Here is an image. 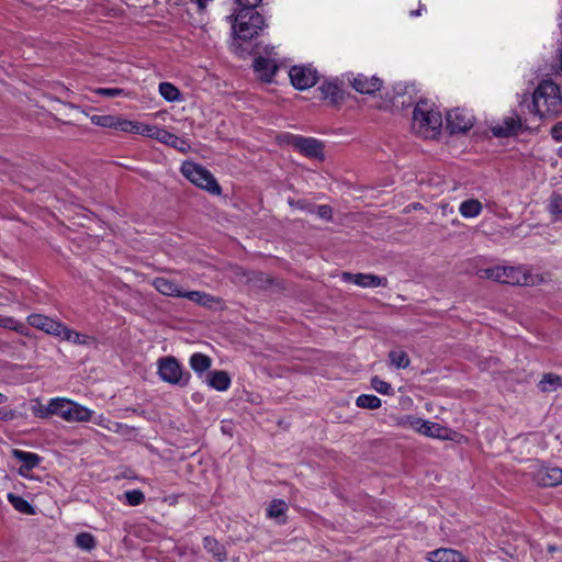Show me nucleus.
I'll list each match as a JSON object with an SVG mask.
<instances>
[{"label": "nucleus", "instance_id": "nucleus-1", "mask_svg": "<svg viewBox=\"0 0 562 562\" xmlns=\"http://www.w3.org/2000/svg\"><path fill=\"white\" fill-rule=\"evenodd\" d=\"M532 109L540 117L560 115L562 113L560 87L552 80H542L532 94Z\"/></svg>", "mask_w": 562, "mask_h": 562}, {"label": "nucleus", "instance_id": "nucleus-2", "mask_svg": "<svg viewBox=\"0 0 562 562\" xmlns=\"http://www.w3.org/2000/svg\"><path fill=\"white\" fill-rule=\"evenodd\" d=\"M442 125V117L438 111L424 101L416 104L413 112L412 130L424 138H434Z\"/></svg>", "mask_w": 562, "mask_h": 562}, {"label": "nucleus", "instance_id": "nucleus-3", "mask_svg": "<svg viewBox=\"0 0 562 562\" xmlns=\"http://www.w3.org/2000/svg\"><path fill=\"white\" fill-rule=\"evenodd\" d=\"M279 52L274 46L265 45L258 47L252 60V69L256 77L266 83L273 81L278 69L282 66Z\"/></svg>", "mask_w": 562, "mask_h": 562}, {"label": "nucleus", "instance_id": "nucleus-4", "mask_svg": "<svg viewBox=\"0 0 562 562\" xmlns=\"http://www.w3.org/2000/svg\"><path fill=\"white\" fill-rule=\"evenodd\" d=\"M256 8H240L236 14L231 16L234 35L246 33V35H258L266 27V21L261 14L255 11Z\"/></svg>", "mask_w": 562, "mask_h": 562}, {"label": "nucleus", "instance_id": "nucleus-5", "mask_svg": "<svg viewBox=\"0 0 562 562\" xmlns=\"http://www.w3.org/2000/svg\"><path fill=\"white\" fill-rule=\"evenodd\" d=\"M181 173L194 186L214 195L221 194V187L214 176L203 166L192 161H184L181 166Z\"/></svg>", "mask_w": 562, "mask_h": 562}, {"label": "nucleus", "instance_id": "nucleus-6", "mask_svg": "<svg viewBox=\"0 0 562 562\" xmlns=\"http://www.w3.org/2000/svg\"><path fill=\"white\" fill-rule=\"evenodd\" d=\"M397 424L407 427L416 432L435 439L449 440L451 431L438 423L426 420L413 415H406L398 419Z\"/></svg>", "mask_w": 562, "mask_h": 562}, {"label": "nucleus", "instance_id": "nucleus-7", "mask_svg": "<svg viewBox=\"0 0 562 562\" xmlns=\"http://www.w3.org/2000/svg\"><path fill=\"white\" fill-rule=\"evenodd\" d=\"M55 415L67 423L90 422L93 411L67 397H56Z\"/></svg>", "mask_w": 562, "mask_h": 562}, {"label": "nucleus", "instance_id": "nucleus-8", "mask_svg": "<svg viewBox=\"0 0 562 562\" xmlns=\"http://www.w3.org/2000/svg\"><path fill=\"white\" fill-rule=\"evenodd\" d=\"M498 282L510 285L535 286L543 281L542 277L532 274L524 267L498 266Z\"/></svg>", "mask_w": 562, "mask_h": 562}, {"label": "nucleus", "instance_id": "nucleus-9", "mask_svg": "<svg viewBox=\"0 0 562 562\" xmlns=\"http://www.w3.org/2000/svg\"><path fill=\"white\" fill-rule=\"evenodd\" d=\"M158 374L164 382L172 385H186L190 379L189 372H183L175 357H164L158 360Z\"/></svg>", "mask_w": 562, "mask_h": 562}, {"label": "nucleus", "instance_id": "nucleus-10", "mask_svg": "<svg viewBox=\"0 0 562 562\" xmlns=\"http://www.w3.org/2000/svg\"><path fill=\"white\" fill-rule=\"evenodd\" d=\"M293 87L297 90H306L318 81V72L311 66H293L289 71Z\"/></svg>", "mask_w": 562, "mask_h": 562}, {"label": "nucleus", "instance_id": "nucleus-11", "mask_svg": "<svg viewBox=\"0 0 562 562\" xmlns=\"http://www.w3.org/2000/svg\"><path fill=\"white\" fill-rule=\"evenodd\" d=\"M290 144L306 157L324 159V145L316 138L295 135L291 137Z\"/></svg>", "mask_w": 562, "mask_h": 562}, {"label": "nucleus", "instance_id": "nucleus-12", "mask_svg": "<svg viewBox=\"0 0 562 562\" xmlns=\"http://www.w3.org/2000/svg\"><path fill=\"white\" fill-rule=\"evenodd\" d=\"M473 115L464 109H454L447 113V126L451 133H464L473 126Z\"/></svg>", "mask_w": 562, "mask_h": 562}, {"label": "nucleus", "instance_id": "nucleus-13", "mask_svg": "<svg viewBox=\"0 0 562 562\" xmlns=\"http://www.w3.org/2000/svg\"><path fill=\"white\" fill-rule=\"evenodd\" d=\"M346 77L351 87L359 93L372 94L382 87V80L376 76L348 74Z\"/></svg>", "mask_w": 562, "mask_h": 562}, {"label": "nucleus", "instance_id": "nucleus-14", "mask_svg": "<svg viewBox=\"0 0 562 562\" xmlns=\"http://www.w3.org/2000/svg\"><path fill=\"white\" fill-rule=\"evenodd\" d=\"M533 481L541 486H555L562 483V469L539 465L531 472Z\"/></svg>", "mask_w": 562, "mask_h": 562}, {"label": "nucleus", "instance_id": "nucleus-15", "mask_svg": "<svg viewBox=\"0 0 562 562\" xmlns=\"http://www.w3.org/2000/svg\"><path fill=\"white\" fill-rule=\"evenodd\" d=\"M256 38L257 37H232L229 48L240 58H246L248 56H252L255 58L257 48L265 46L257 43L255 41Z\"/></svg>", "mask_w": 562, "mask_h": 562}, {"label": "nucleus", "instance_id": "nucleus-16", "mask_svg": "<svg viewBox=\"0 0 562 562\" xmlns=\"http://www.w3.org/2000/svg\"><path fill=\"white\" fill-rule=\"evenodd\" d=\"M342 280L351 282L361 288L386 286L387 279L371 273H350L344 272Z\"/></svg>", "mask_w": 562, "mask_h": 562}, {"label": "nucleus", "instance_id": "nucleus-17", "mask_svg": "<svg viewBox=\"0 0 562 562\" xmlns=\"http://www.w3.org/2000/svg\"><path fill=\"white\" fill-rule=\"evenodd\" d=\"M521 128V121L518 115H510L503 119L502 122L492 126V133L496 137H509L516 135Z\"/></svg>", "mask_w": 562, "mask_h": 562}, {"label": "nucleus", "instance_id": "nucleus-18", "mask_svg": "<svg viewBox=\"0 0 562 562\" xmlns=\"http://www.w3.org/2000/svg\"><path fill=\"white\" fill-rule=\"evenodd\" d=\"M29 324L37 329H41L49 335L57 336L60 334V330H63L61 323L49 318L42 314H32L27 317Z\"/></svg>", "mask_w": 562, "mask_h": 562}, {"label": "nucleus", "instance_id": "nucleus-19", "mask_svg": "<svg viewBox=\"0 0 562 562\" xmlns=\"http://www.w3.org/2000/svg\"><path fill=\"white\" fill-rule=\"evenodd\" d=\"M428 562H470L460 551L451 548H439L426 554Z\"/></svg>", "mask_w": 562, "mask_h": 562}, {"label": "nucleus", "instance_id": "nucleus-20", "mask_svg": "<svg viewBox=\"0 0 562 562\" xmlns=\"http://www.w3.org/2000/svg\"><path fill=\"white\" fill-rule=\"evenodd\" d=\"M12 456L23 463L22 467L19 469V474L22 476H27V473L34 468L38 467L42 460V458L38 454L34 452L23 451L20 449H13Z\"/></svg>", "mask_w": 562, "mask_h": 562}, {"label": "nucleus", "instance_id": "nucleus-21", "mask_svg": "<svg viewBox=\"0 0 562 562\" xmlns=\"http://www.w3.org/2000/svg\"><path fill=\"white\" fill-rule=\"evenodd\" d=\"M150 284L162 295L182 297L184 293L176 281L164 277L153 279Z\"/></svg>", "mask_w": 562, "mask_h": 562}, {"label": "nucleus", "instance_id": "nucleus-22", "mask_svg": "<svg viewBox=\"0 0 562 562\" xmlns=\"http://www.w3.org/2000/svg\"><path fill=\"white\" fill-rule=\"evenodd\" d=\"M157 140L162 144L169 145L181 153H187L191 149L190 144L186 139L180 138L177 135L164 128H161L160 133H158Z\"/></svg>", "mask_w": 562, "mask_h": 562}, {"label": "nucleus", "instance_id": "nucleus-23", "mask_svg": "<svg viewBox=\"0 0 562 562\" xmlns=\"http://www.w3.org/2000/svg\"><path fill=\"white\" fill-rule=\"evenodd\" d=\"M203 547L205 551L211 554L218 562H225L227 560V551L224 544L220 543L213 537H204Z\"/></svg>", "mask_w": 562, "mask_h": 562}, {"label": "nucleus", "instance_id": "nucleus-24", "mask_svg": "<svg viewBox=\"0 0 562 562\" xmlns=\"http://www.w3.org/2000/svg\"><path fill=\"white\" fill-rule=\"evenodd\" d=\"M182 297H186L201 306L210 308L221 303L220 299L201 291H184Z\"/></svg>", "mask_w": 562, "mask_h": 562}, {"label": "nucleus", "instance_id": "nucleus-25", "mask_svg": "<svg viewBox=\"0 0 562 562\" xmlns=\"http://www.w3.org/2000/svg\"><path fill=\"white\" fill-rule=\"evenodd\" d=\"M56 407V397L50 398L47 405L42 404L38 398L33 400V405L31 407L34 416L46 419L55 415Z\"/></svg>", "mask_w": 562, "mask_h": 562}, {"label": "nucleus", "instance_id": "nucleus-26", "mask_svg": "<svg viewBox=\"0 0 562 562\" xmlns=\"http://www.w3.org/2000/svg\"><path fill=\"white\" fill-rule=\"evenodd\" d=\"M207 383L217 391H226L231 385V378L225 371H213L207 376Z\"/></svg>", "mask_w": 562, "mask_h": 562}, {"label": "nucleus", "instance_id": "nucleus-27", "mask_svg": "<svg viewBox=\"0 0 562 562\" xmlns=\"http://www.w3.org/2000/svg\"><path fill=\"white\" fill-rule=\"evenodd\" d=\"M322 95L325 100H328L330 104H337L344 100L342 90L333 82L324 83L319 88Z\"/></svg>", "mask_w": 562, "mask_h": 562}, {"label": "nucleus", "instance_id": "nucleus-28", "mask_svg": "<svg viewBox=\"0 0 562 562\" xmlns=\"http://www.w3.org/2000/svg\"><path fill=\"white\" fill-rule=\"evenodd\" d=\"M483 210L482 203L476 199L463 201L459 206V212L464 218H473L481 214Z\"/></svg>", "mask_w": 562, "mask_h": 562}, {"label": "nucleus", "instance_id": "nucleus-29", "mask_svg": "<svg viewBox=\"0 0 562 562\" xmlns=\"http://www.w3.org/2000/svg\"><path fill=\"white\" fill-rule=\"evenodd\" d=\"M189 364L195 373L202 374L211 368L212 359L204 353L195 352L190 357Z\"/></svg>", "mask_w": 562, "mask_h": 562}, {"label": "nucleus", "instance_id": "nucleus-30", "mask_svg": "<svg viewBox=\"0 0 562 562\" xmlns=\"http://www.w3.org/2000/svg\"><path fill=\"white\" fill-rule=\"evenodd\" d=\"M58 337L76 345H87L92 339L87 335L80 334L66 327L65 325H63V330H60Z\"/></svg>", "mask_w": 562, "mask_h": 562}, {"label": "nucleus", "instance_id": "nucleus-31", "mask_svg": "<svg viewBox=\"0 0 562 562\" xmlns=\"http://www.w3.org/2000/svg\"><path fill=\"white\" fill-rule=\"evenodd\" d=\"M562 386V378L554 373H546L539 381L538 387L542 392H553Z\"/></svg>", "mask_w": 562, "mask_h": 562}, {"label": "nucleus", "instance_id": "nucleus-32", "mask_svg": "<svg viewBox=\"0 0 562 562\" xmlns=\"http://www.w3.org/2000/svg\"><path fill=\"white\" fill-rule=\"evenodd\" d=\"M547 209L553 221H562V194L553 193L549 199Z\"/></svg>", "mask_w": 562, "mask_h": 562}, {"label": "nucleus", "instance_id": "nucleus-33", "mask_svg": "<svg viewBox=\"0 0 562 562\" xmlns=\"http://www.w3.org/2000/svg\"><path fill=\"white\" fill-rule=\"evenodd\" d=\"M8 501L18 512L26 515H33L34 508L33 506L25 501L22 496L15 495L13 493L8 494Z\"/></svg>", "mask_w": 562, "mask_h": 562}, {"label": "nucleus", "instance_id": "nucleus-34", "mask_svg": "<svg viewBox=\"0 0 562 562\" xmlns=\"http://www.w3.org/2000/svg\"><path fill=\"white\" fill-rule=\"evenodd\" d=\"M356 404L361 408L375 409L381 406V400L372 394H362L357 397Z\"/></svg>", "mask_w": 562, "mask_h": 562}, {"label": "nucleus", "instance_id": "nucleus-35", "mask_svg": "<svg viewBox=\"0 0 562 562\" xmlns=\"http://www.w3.org/2000/svg\"><path fill=\"white\" fill-rule=\"evenodd\" d=\"M288 505L282 499H273L267 508V514L270 518L280 519L284 516Z\"/></svg>", "mask_w": 562, "mask_h": 562}, {"label": "nucleus", "instance_id": "nucleus-36", "mask_svg": "<svg viewBox=\"0 0 562 562\" xmlns=\"http://www.w3.org/2000/svg\"><path fill=\"white\" fill-rule=\"evenodd\" d=\"M159 92L169 102L177 101L180 97L179 90L170 82H161L159 85Z\"/></svg>", "mask_w": 562, "mask_h": 562}, {"label": "nucleus", "instance_id": "nucleus-37", "mask_svg": "<svg viewBox=\"0 0 562 562\" xmlns=\"http://www.w3.org/2000/svg\"><path fill=\"white\" fill-rule=\"evenodd\" d=\"M389 358H390L391 363L398 369L407 368L409 364V359L405 351H401V350L391 351L389 353Z\"/></svg>", "mask_w": 562, "mask_h": 562}, {"label": "nucleus", "instance_id": "nucleus-38", "mask_svg": "<svg viewBox=\"0 0 562 562\" xmlns=\"http://www.w3.org/2000/svg\"><path fill=\"white\" fill-rule=\"evenodd\" d=\"M76 546L82 550L90 551L95 547V539L89 532H81L76 536Z\"/></svg>", "mask_w": 562, "mask_h": 562}, {"label": "nucleus", "instance_id": "nucleus-39", "mask_svg": "<svg viewBox=\"0 0 562 562\" xmlns=\"http://www.w3.org/2000/svg\"><path fill=\"white\" fill-rule=\"evenodd\" d=\"M117 119L113 115H93L91 116V122L98 126L116 130Z\"/></svg>", "mask_w": 562, "mask_h": 562}, {"label": "nucleus", "instance_id": "nucleus-40", "mask_svg": "<svg viewBox=\"0 0 562 562\" xmlns=\"http://www.w3.org/2000/svg\"><path fill=\"white\" fill-rule=\"evenodd\" d=\"M90 422H93L95 425L114 432H117L119 429L122 427V425L109 420L104 415L95 416L93 414L92 419Z\"/></svg>", "mask_w": 562, "mask_h": 562}, {"label": "nucleus", "instance_id": "nucleus-41", "mask_svg": "<svg viewBox=\"0 0 562 562\" xmlns=\"http://www.w3.org/2000/svg\"><path fill=\"white\" fill-rule=\"evenodd\" d=\"M124 497L130 506H138L145 501V495L139 490L127 491Z\"/></svg>", "mask_w": 562, "mask_h": 562}, {"label": "nucleus", "instance_id": "nucleus-42", "mask_svg": "<svg viewBox=\"0 0 562 562\" xmlns=\"http://www.w3.org/2000/svg\"><path fill=\"white\" fill-rule=\"evenodd\" d=\"M139 122L117 119L116 130L124 133L137 134Z\"/></svg>", "mask_w": 562, "mask_h": 562}, {"label": "nucleus", "instance_id": "nucleus-43", "mask_svg": "<svg viewBox=\"0 0 562 562\" xmlns=\"http://www.w3.org/2000/svg\"><path fill=\"white\" fill-rule=\"evenodd\" d=\"M160 131L161 128L155 125L144 124L139 122L137 135H144L157 140L158 133H160Z\"/></svg>", "mask_w": 562, "mask_h": 562}, {"label": "nucleus", "instance_id": "nucleus-44", "mask_svg": "<svg viewBox=\"0 0 562 562\" xmlns=\"http://www.w3.org/2000/svg\"><path fill=\"white\" fill-rule=\"evenodd\" d=\"M371 386L381 394L389 395L393 391L391 384L381 380L379 376H373L371 379Z\"/></svg>", "mask_w": 562, "mask_h": 562}, {"label": "nucleus", "instance_id": "nucleus-45", "mask_svg": "<svg viewBox=\"0 0 562 562\" xmlns=\"http://www.w3.org/2000/svg\"><path fill=\"white\" fill-rule=\"evenodd\" d=\"M476 274L481 279H490L496 282L499 280L498 266L480 269L477 270Z\"/></svg>", "mask_w": 562, "mask_h": 562}, {"label": "nucleus", "instance_id": "nucleus-46", "mask_svg": "<svg viewBox=\"0 0 562 562\" xmlns=\"http://www.w3.org/2000/svg\"><path fill=\"white\" fill-rule=\"evenodd\" d=\"M94 92L106 98L126 95L125 91L120 88H98L94 90Z\"/></svg>", "mask_w": 562, "mask_h": 562}, {"label": "nucleus", "instance_id": "nucleus-47", "mask_svg": "<svg viewBox=\"0 0 562 562\" xmlns=\"http://www.w3.org/2000/svg\"><path fill=\"white\" fill-rule=\"evenodd\" d=\"M316 213H317V215L321 218H324V220H327V221L330 220L331 216H333V211H331V207L329 205H319V206H317Z\"/></svg>", "mask_w": 562, "mask_h": 562}, {"label": "nucleus", "instance_id": "nucleus-48", "mask_svg": "<svg viewBox=\"0 0 562 562\" xmlns=\"http://www.w3.org/2000/svg\"><path fill=\"white\" fill-rule=\"evenodd\" d=\"M551 136L557 142H562V122L557 123L551 128Z\"/></svg>", "mask_w": 562, "mask_h": 562}, {"label": "nucleus", "instance_id": "nucleus-49", "mask_svg": "<svg viewBox=\"0 0 562 562\" xmlns=\"http://www.w3.org/2000/svg\"><path fill=\"white\" fill-rule=\"evenodd\" d=\"M0 326H2L4 328L15 329V330L19 329L16 321L12 317H5V318L0 319Z\"/></svg>", "mask_w": 562, "mask_h": 562}, {"label": "nucleus", "instance_id": "nucleus-50", "mask_svg": "<svg viewBox=\"0 0 562 562\" xmlns=\"http://www.w3.org/2000/svg\"><path fill=\"white\" fill-rule=\"evenodd\" d=\"M262 0H236L240 8H257Z\"/></svg>", "mask_w": 562, "mask_h": 562}, {"label": "nucleus", "instance_id": "nucleus-51", "mask_svg": "<svg viewBox=\"0 0 562 562\" xmlns=\"http://www.w3.org/2000/svg\"><path fill=\"white\" fill-rule=\"evenodd\" d=\"M15 417V414L12 409L1 408L0 409V420H11Z\"/></svg>", "mask_w": 562, "mask_h": 562}, {"label": "nucleus", "instance_id": "nucleus-52", "mask_svg": "<svg viewBox=\"0 0 562 562\" xmlns=\"http://www.w3.org/2000/svg\"><path fill=\"white\" fill-rule=\"evenodd\" d=\"M213 1L214 0H194L199 10H204L209 5V3Z\"/></svg>", "mask_w": 562, "mask_h": 562}, {"label": "nucleus", "instance_id": "nucleus-53", "mask_svg": "<svg viewBox=\"0 0 562 562\" xmlns=\"http://www.w3.org/2000/svg\"><path fill=\"white\" fill-rule=\"evenodd\" d=\"M420 11H422V8L419 10H417V11H412L411 14L413 16H418V15H420Z\"/></svg>", "mask_w": 562, "mask_h": 562}, {"label": "nucleus", "instance_id": "nucleus-54", "mask_svg": "<svg viewBox=\"0 0 562 562\" xmlns=\"http://www.w3.org/2000/svg\"><path fill=\"white\" fill-rule=\"evenodd\" d=\"M4 398H5V397H4V395H2V394L0 393V403H2V402L4 401Z\"/></svg>", "mask_w": 562, "mask_h": 562}, {"label": "nucleus", "instance_id": "nucleus-55", "mask_svg": "<svg viewBox=\"0 0 562 562\" xmlns=\"http://www.w3.org/2000/svg\"><path fill=\"white\" fill-rule=\"evenodd\" d=\"M549 550H550V551H554V547H552V546H551V547H549Z\"/></svg>", "mask_w": 562, "mask_h": 562}]
</instances>
